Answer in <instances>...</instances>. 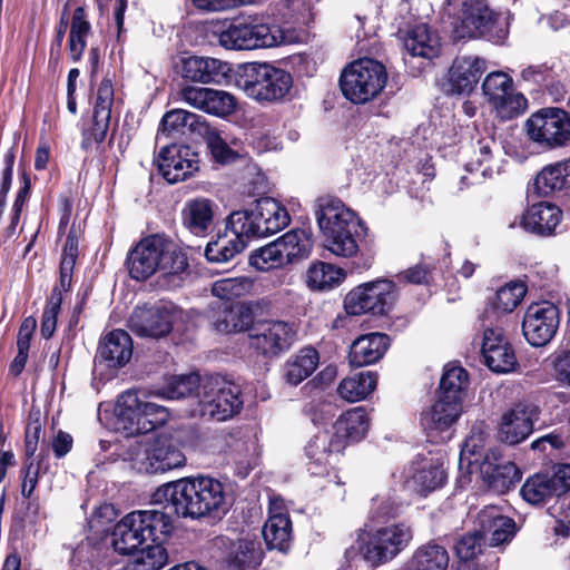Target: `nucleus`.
Here are the masks:
<instances>
[{
	"label": "nucleus",
	"mask_w": 570,
	"mask_h": 570,
	"mask_svg": "<svg viewBox=\"0 0 570 570\" xmlns=\"http://www.w3.org/2000/svg\"><path fill=\"white\" fill-rule=\"evenodd\" d=\"M537 406L518 404L502 416L500 436L509 444L524 441L533 430Z\"/></svg>",
	"instance_id": "obj_29"
},
{
	"label": "nucleus",
	"mask_w": 570,
	"mask_h": 570,
	"mask_svg": "<svg viewBox=\"0 0 570 570\" xmlns=\"http://www.w3.org/2000/svg\"><path fill=\"white\" fill-rule=\"evenodd\" d=\"M377 376L366 371L343 379L337 387L338 395L347 402H358L366 399L376 387Z\"/></svg>",
	"instance_id": "obj_43"
},
{
	"label": "nucleus",
	"mask_w": 570,
	"mask_h": 570,
	"mask_svg": "<svg viewBox=\"0 0 570 570\" xmlns=\"http://www.w3.org/2000/svg\"><path fill=\"white\" fill-rule=\"evenodd\" d=\"M227 233L216 240L207 244L205 257L212 263H226L243 252L247 246L248 238L226 227Z\"/></svg>",
	"instance_id": "obj_40"
},
{
	"label": "nucleus",
	"mask_w": 570,
	"mask_h": 570,
	"mask_svg": "<svg viewBox=\"0 0 570 570\" xmlns=\"http://www.w3.org/2000/svg\"><path fill=\"white\" fill-rule=\"evenodd\" d=\"M20 180H21L22 186L20 187V189L17 194L16 200L13 203V206H12V213H13L12 217H11V227L12 228H14L16 225L18 224L22 207L30 194L31 183H30V178L26 171L21 173Z\"/></svg>",
	"instance_id": "obj_64"
},
{
	"label": "nucleus",
	"mask_w": 570,
	"mask_h": 570,
	"mask_svg": "<svg viewBox=\"0 0 570 570\" xmlns=\"http://www.w3.org/2000/svg\"><path fill=\"white\" fill-rule=\"evenodd\" d=\"M115 412L118 429L126 436L151 432L169 419V412L165 406L148 401L146 394H138L131 390L118 396Z\"/></svg>",
	"instance_id": "obj_5"
},
{
	"label": "nucleus",
	"mask_w": 570,
	"mask_h": 570,
	"mask_svg": "<svg viewBox=\"0 0 570 570\" xmlns=\"http://www.w3.org/2000/svg\"><path fill=\"white\" fill-rule=\"evenodd\" d=\"M253 282L248 277H230L216 281L212 286L214 296L232 301L245 296L252 291Z\"/></svg>",
	"instance_id": "obj_58"
},
{
	"label": "nucleus",
	"mask_w": 570,
	"mask_h": 570,
	"mask_svg": "<svg viewBox=\"0 0 570 570\" xmlns=\"http://www.w3.org/2000/svg\"><path fill=\"white\" fill-rule=\"evenodd\" d=\"M179 97L191 108L218 117L232 115L237 107L235 96L207 87L185 86L180 89Z\"/></svg>",
	"instance_id": "obj_17"
},
{
	"label": "nucleus",
	"mask_w": 570,
	"mask_h": 570,
	"mask_svg": "<svg viewBox=\"0 0 570 570\" xmlns=\"http://www.w3.org/2000/svg\"><path fill=\"white\" fill-rule=\"evenodd\" d=\"M512 89V79L502 71L490 72L482 83L483 94L488 97L490 104L509 94Z\"/></svg>",
	"instance_id": "obj_60"
},
{
	"label": "nucleus",
	"mask_w": 570,
	"mask_h": 570,
	"mask_svg": "<svg viewBox=\"0 0 570 570\" xmlns=\"http://www.w3.org/2000/svg\"><path fill=\"white\" fill-rule=\"evenodd\" d=\"M296 332L284 321H261L248 333L250 348L265 357L277 356L287 351L295 341Z\"/></svg>",
	"instance_id": "obj_15"
},
{
	"label": "nucleus",
	"mask_w": 570,
	"mask_h": 570,
	"mask_svg": "<svg viewBox=\"0 0 570 570\" xmlns=\"http://www.w3.org/2000/svg\"><path fill=\"white\" fill-rule=\"evenodd\" d=\"M318 353L313 347H305L285 364V379L292 385H297L308 377L317 367Z\"/></svg>",
	"instance_id": "obj_48"
},
{
	"label": "nucleus",
	"mask_w": 570,
	"mask_h": 570,
	"mask_svg": "<svg viewBox=\"0 0 570 570\" xmlns=\"http://www.w3.org/2000/svg\"><path fill=\"white\" fill-rule=\"evenodd\" d=\"M315 218L323 236L342 227L361 222L352 209L340 198L334 196L317 198L315 204Z\"/></svg>",
	"instance_id": "obj_24"
},
{
	"label": "nucleus",
	"mask_w": 570,
	"mask_h": 570,
	"mask_svg": "<svg viewBox=\"0 0 570 570\" xmlns=\"http://www.w3.org/2000/svg\"><path fill=\"white\" fill-rule=\"evenodd\" d=\"M476 522L491 547L509 542L517 532L514 520L504 515L495 505L484 507L478 513Z\"/></svg>",
	"instance_id": "obj_26"
},
{
	"label": "nucleus",
	"mask_w": 570,
	"mask_h": 570,
	"mask_svg": "<svg viewBox=\"0 0 570 570\" xmlns=\"http://www.w3.org/2000/svg\"><path fill=\"white\" fill-rule=\"evenodd\" d=\"M414 538L413 527L406 522H394L371 531L361 552L366 562L379 567L392 561L407 549Z\"/></svg>",
	"instance_id": "obj_9"
},
{
	"label": "nucleus",
	"mask_w": 570,
	"mask_h": 570,
	"mask_svg": "<svg viewBox=\"0 0 570 570\" xmlns=\"http://www.w3.org/2000/svg\"><path fill=\"white\" fill-rule=\"evenodd\" d=\"M179 72L190 82L220 85L230 72V67L216 58L189 56L180 59Z\"/></svg>",
	"instance_id": "obj_23"
},
{
	"label": "nucleus",
	"mask_w": 570,
	"mask_h": 570,
	"mask_svg": "<svg viewBox=\"0 0 570 570\" xmlns=\"http://www.w3.org/2000/svg\"><path fill=\"white\" fill-rule=\"evenodd\" d=\"M386 80L387 72L384 65L371 58H362L343 70L340 85L348 100L354 104H365L383 90Z\"/></svg>",
	"instance_id": "obj_7"
},
{
	"label": "nucleus",
	"mask_w": 570,
	"mask_h": 570,
	"mask_svg": "<svg viewBox=\"0 0 570 570\" xmlns=\"http://www.w3.org/2000/svg\"><path fill=\"white\" fill-rule=\"evenodd\" d=\"M404 47L412 56L426 59L435 58L440 53L439 39L425 23L416 24L407 31Z\"/></svg>",
	"instance_id": "obj_42"
},
{
	"label": "nucleus",
	"mask_w": 570,
	"mask_h": 570,
	"mask_svg": "<svg viewBox=\"0 0 570 570\" xmlns=\"http://www.w3.org/2000/svg\"><path fill=\"white\" fill-rule=\"evenodd\" d=\"M60 305L61 293L58 288H53L51 297L46 305L41 317L40 332L43 338H50L53 335Z\"/></svg>",
	"instance_id": "obj_62"
},
{
	"label": "nucleus",
	"mask_w": 570,
	"mask_h": 570,
	"mask_svg": "<svg viewBox=\"0 0 570 570\" xmlns=\"http://www.w3.org/2000/svg\"><path fill=\"white\" fill-rule=\"evenodd\" d=\"M481 354L484 364L494 373H509L517 366L514 351L501 328H485Z\"/></svg>",
	"instance_id": "obj_22"
},
{
	"label": "nucleus",
	"mask_w": 570,
	"mask_h": 570,
	"mask_svg": "<svg viewBox=\"0 0 570 570\" xmlns=\"http://www.w3.org/2000/svg\"><path fill=\"white\" fill-rule=\"evenodd\" d=\"M570 478L569 469H561L550 475L538 473L530 476L521 488L522 498L531 504H543L554 495L562 493V481Z\"/></svg>",
	"instance_id": "obj_27"
},
{
	"label": "nucleus",
	"mask_w": 570,
	"mask_h": 570,
	"mask_svg": "<svg viewBox=\"0 0 570 570\" xmlns=\"http://www.w3.org/2000/svg\"><path fill=\"white\" fill-rule=\"evenodd\" d=\"M253 325L252 311L245 305L225 307L223 317L215 322L216 330L223 333L249 332Z\"/></svg>",
	"instance_id": "obj_53"
},
{
	"label": "nucleus",
	"mask_w": 570,
	"mask_h": 570,
	"mask_svg": "<svg viewBox=\"0 0 570 570\" xmlns=\"http://www.w3.org/2000/svg\"><path fill=\"white\" fill-rule=\"evenodd\" d=\"M289 215L285 207L271 197L256 202L253 210H236L227 218V228L239 235L265 237L275 234L289 224Z\"/></svg>",
	"instance_id": "obj_6"
},
{
	"label": "nucleus",
	"mask_w": 570,
	"mask_h": 570,
	"mask_svg": "<svg viewBox=\"0 0 570 570\" xmlns=\"http://www.w3.org/2000/svg\"><path fill=\"white\" fill-rule=\"evenodd\" d=\"M236 86L258 102L282 101L293 86L292 75L267 62L244 65L236 78Z\"/></svg>",
	"instance_id": "obj_4"
},
{
	"label": "nucleus",
	"mask_w": 570,
	"mask_h": 570,
	"mask_svg": "<svg viewBox=\"0 0 570 570\" xmlns=\"http://www.w3.org/2000/svg\"><path fill=\"white\" fill-rule=\"evenodd\" d=\"M345 272L325 262H314L306 272V283L309 288L324 291L337 286L344 278Z\"/></svg>",
	"instance_id": "obj_47"
},
{
	"label": "nucleus",
	"mask_w": 570,
	"mask_h": 570,
	"mask_svg": "<svg viewBox=\"0 0 570 570\" xmlns=\"http://www.w3.org/2000/svg\"><path fill=\"white\" fill-rule=\"evenodd\" d=\"M395 301V284L381 278L361 284L351 289L344 298V308L347 314L360 316L363 314L384 315Z\"/></svg>",
	"instance_id": "obj_12"
},
{
	"label": "nucleus",
	"mask_w": 570,
	"mask_h": 570,
	"mask_svg": "<svg viewBox=\"0 0 570 570\" xmlns=\"http://www.w3.org/2000/svg\"><path fill=\"white\" fill-rule=\"evenodd\" d=\"M482 480L490 490L503 494L520 481L521 474L517 465L511 461H501L494 454H488L480 465Z\"/></svg>",
	"instance_id": "obj_30"
},
{
	"label": "nucleus",
	"mask_w": 570,
	"mask_h": 570,
	"mask_svg": "<svg viewBox=\"0 0 570 570\" xmlns=\"http://www.w3.org/2000/svg\"><path fill=\"white\" fill-rule=\"evenodd\" d=\"M249 264L257 271L266 272L287 265L277 240L256 249L249 256Z\"/></svg>",
	"instance_id": "obj_57"
},
{
	"label": "nucleus",
	"mask_w": 570,
	"mask_h": 570,
	"mask_svg": "<svg viewBox=\"0 0 570 570\" xmlns=\"http://www.w3.org/2000/svg\"><path fill=\"white\" fill-rule=\"evenodd\" d=\"M561 210L553 204L540 202L529 207L521 217L520 225L530 233L549 236L561 219Z\"/></svg>",
	"instance_id": "obj_32"
},
{
	"label": "nucleus",
	"mask_w": 570,
	"mask_h": 570,
	"mask_svg": "<svg viewBox=\"0 0 570 570\" xmlns=\"http://www.w3.org/2000/svg\"><path fill=\"white\" fill-rule=\"evenodd\" d=\"M155 504L171 507L183 517L199 520L226 511L224 484L209 475L180 479L160 485L151 495Z\"/></svg>",
	"instance_id": "obj_1"
},
{
	"label": "nucleus",
	"mask_w": 570,
	"mask_h": 570,
	"mask_svg": "<svg viewBox=\"0 0 570 570\" xmlns=\"http://www.w3.org/2000/svg\"><path fill=\"white\" fill-rule=\"evenodd\" d=\"M203 124H207V121L199 115L185 109H173L164 115L159 134L167 136L184 135L186 130H189L199 135V128Z\"/></svg>",
	"instance_id": "obj_45"
},
{
	"label": "nucleus",
	"mask_w": 570,
	"mask_h": 570,
	"mask_svg": "<svg viewBox=\"0 0 570 570\" xmlns=\"http://www.w3.org/2000/svg\"><path fill=\"white\" fill-rule=\"evenodd\" d=\"M469 386V374L459 365L448 364L440 381L439 395L462 402Z\"/></svg>",
	"instance_id": "obj_49"
},
{
	"label": "nucleus",
	"mask_w": 570,
	"mask_h": 570,
	"mask_svg": "<svg viewBox=\"0 0 570 570\" xmlns=\"http://www.w3.org/2000/svg\"><path fill=\"white\" fill-rule=\"evenodd\" d=\"M370 420L364 407H354L343 413L333 425V434L343 441L344 449L348 442L362 440L368 430Z\"/></svg>",
	"instance_id": "obj_36"
},
{
	"label": "nucleus",
	"mask_w": 570,
	"mask_h": 570,
	"mask_svg": "<svg viewBox=\"0 0 570 570\" xmlns=\"http://www.w3.org/2000/svg\"><path fill=\"white\" fill-rule=\"evenodd\" d=\"M166 540H153L146 548L135 551L136 554L127 561L122 570H159L168 560L167 550L164 548Z\"/></svg>",
	"instance_id": "obj_44"
},
{
	"label": "nucleus",
	"mask_w": 570,
	"mask_h": 570,
	"mask_svg": "<svg viewBox=\"0 0 570 570\" xmlns=\"http://www.w3.org/2000/svg\"><path fill=\"white\" fill-rule=\"evenodd\" d=\"M450 556L435 540L419 546L405 564L406 570H448Z\"/></svg>",
	"instance_id": "obj_37"
},
{
	"label": "nucleus",
	"mask_w": 570,
	"mask_h": 570,
	"mask_svg": "<svg viewBox=\"0 0 570 570\" xmlns=\"http://www.w3.org/2000/svg\"><path fill=\"white\" fill-rule=\"evenodd\" d=\"M132 460L136 468L146 473H163L186 464L179 442L167 434L139 444Z\"/></svg>",
	"instance_id": "obj_13"
},
{
	"label": "nucleus",
	"mask_w": 570,
	"mask_h": 570,
	"mask_svg": "<svg viewBox=\"0 0 570 570\" xmlns=\"http://www.w3.org/2000/svg\"><path fill=\"white\" fill-rule=\"evenodd\" d=\"M157 166L168 183L176 184L186 180L198 170V158L187 146L170 145L160 149Z\"/></svg>",
	"instance_id": "obj_18"
},
{
	"label": "nucleus",
	"mask_w": 570,
	"mask_h": 570,
	"mask_svg": "<svg viewBox=\"0 0 570 570\" xmlns=\"http://www.w3.org/2000/svg\"><path fill=\"white\" fill-rule=\"evenodd\" d=\"M491 105L500 118L512 119L525 111L528 101L523 95L514 92L512 89Z\"/></svg>",
	"instance_id": "obj_59"
},
{
	"label": "nucleus",
	"mask_w": 570,
	"mask_h": 570,
	"mask_svg": "<svg viewBox=\"0 0 570 570\" xmlns=\"http://www.w3.org/2000/svg\"><path fill=\"white\" fill-rule=\"evenodd\" d=\"M283 31L277 26L256 20H236L218 35V42L229 50L269 48L282 43Z\"/></svg>",
	"instance_id": "obj_10"
},
{
	"label": "nucleus",
	"mask_w": 570,
	"mask_h": 570,
	"mask_svg": "<svg viewBox=\"0 0 570 570\" xmlns=\"http://www.w3.org/2000/svg\"><path fill=\"white\" fill-rule=\"evenodd\" d=\"M364 226L362 222L351 224L323 236V246L331 254L342 257H355L360 250V239Z\"/></svg>",
	"instance_id": "obj_33"
},
{
	"label": "nucleus",
	"mask_w": 570,
	"mask_h": 570,
	"mask_svg": "<svg viewBox=\"0 0 570 570\" xmlns=\"http://www.w3.org/2000/svg\"><path fill=\"white\" fill-rule=\"evenodd\" d=\"M174 529L170 517L157 510H138L126 514L112 531V546L121 554H130L153 540H167Z\"/></svg>",
	"instance_id": "obj_3"
},
{
	"label": "nucleus",
	"mask_w": 570,
	"mask_h": 570,
	"mask_svg": "<svg viewBox=\"0 0 570 570\" xmlns=\"http://www.w3.org/2000/svg\"><path fill=\"white\" fill-rule=\"evenodd\" d=\"M276 240L287 264L307 257L312 247L309 234L304 229H292Z\"/></svg>",
	"instance_id": "obj_50"
},
{
	"label": "nucleus",
	"mask_w": 570,
	"mask_h": 570,
	"mask_svg": "<svg viewBox=\"0 0 570 570\" xmlns=\"http://www.w3.org/2000/svg\"><path fill=\"white\" fill-rule=\"evenodd\" d=\"M173 320V312L164 305L138 306L128 320V327L138 336L157 338L170 333Z\"/></svg>",
	"instance_id": "obj_20"
},
{
	"label": "nucleus",
	"mask_w": 570,
	"mask_h": 570,
	"mask_svg": "<svg viewBox=\"0 0 570 570\" xmlns=\"http://www.w3.org/2000/svg\"><path fill=\"white\" fill-rule=\"evenodd\" d=\"M497 142L493 138H483L478 140L476 149L478 158L469 161L465 167L469 171H479L482 177H492L498 167H494L493 148H497Z\"/></svg>",
	"instance_id": "obj_56"
},
{
	"label": "nucleus",
	"mask_w": 570,
	"mask_h": 570,
	"mask_svg": "<svg viewBox=\"0 0 570 570\" xmlns=\"http://www.w3.org/2000/svg\"><path fill=\"white\" fill-rule=\"evenodd\" d=\"M525 294V284L520 281H512L497 291L491 305L498 312L511 313L522 302Z\"/></svg>",
	"instance_id": "obj_55"
},
{
	"label": "nucleus",
	"mask_w": 570,
	"mask_h": 570,
	"mask_svg": "<svg viewBox=\"0 0 570 570\" xmlns=\"http://www.w3.org/2000/svg\"><path fill=\"white\" fill-rule=\"evenodd\" d=\"M552 365L556 379L570 385V350L557 351L553 355Z\"/></svg>",
	"instance_id": "obj_63"
},
{
	"label": "nucleus",
	"mask_w": 570,
	"mask_h": 570,
	"mask_svg": "<svg viewBox=\"0 0 570 570\" xmlns=\"http://www.w3.org/2000/svg\"><path fill=\"white\" fill-rule=\"evenodd\" d=\"M203 381L204 377H200L197 373L175 375L156 395L169 400L197 397L198 392L203 390Z\"/></svg>",
	"instance_id": "obj_46"
},
{
	"label": "nucleus",
	"mask_w": 570,
	"mask_h": 570,
	"mask_svg": "<svg viewBox=\"0 0 570 570\" xmlns=\"http://www.w3.org/2000/svg\"><path fill=\"white\" fill-rule=\"evenodd\" d=\"M485 541L481 530L464 534L454 546L455 554L462 561L472 560L482 552Z\"/></svg>",
	"instance_id": "obj_61"
},
{
	"label": "nucleus",
	"mask_w": 570,
	"mask_h": 570,
	"mask_svg": "<svg viewBox=\"0 0 570 570\" xmlns=\"http://www.w3.org/2000/svg\"><path fill=\"white\" fill-rule=\"evenodd\" d=\"M262 532L268 549L283 552L288 550L292 540V522L286 513L278 511L275 503L269 508V518Z\"/></svg>",
	"instance_id": "obj_38"
},
{
	"label": "nucleus",
	"mask_w": 570,
	"mask_h": 570,
	"mask_svg": "<svg viewBox=\"0 0 570 570\" xmlns=\"http://www.w3.org/2000/svg\"><path fill=\"white\" fill-rule=\"evenodd\" d=\"M530 140L546 149L564 147L570 141V115L560 108H542L525 122Z\"/></svg>",
	"instance_id": "obj_11"
},
{
	"label": "nucleus",
	"mask_w": 570,
	"mask_h": 570,
	"mask_svg": "<svg viewBox=\"0 0 570 570\" xmlns=\"http://www.w3.org/2000/svg\"><path fill=\"white\" fill-rule=\"evenodd\" d=\"M343 451V441L333 433H317L305 446L308 470L312 474H321Z\"/></svg>",
	"instance_id": "obj_28"
},
{
	"label": "nucleus",
	"mask_w": 570,
	"mask_h": 570,
	"mask_svg": "<svg viewBox=\"0 0 570 570\" xmlns=\"http://www.w3.org/2000/svg\"><path fill=\"white\" fill-rule=\"evenodd\" d=\"M443 463L439 459L424 458L412 465L410 484L416 492L426 495L445 482Z\"/></svg>",
	"instance_id": "obj_34"
},
{
	"label": "nucleus",
	"mask_w": 570,
	"mask_h": 570,
	"mask_svg": "<svg viewBox=\"0 0 570 570\" xmlns=\"http://www.w3.org/2000/svg\"><path fill=\"white\" fill-rule=\"evenodd\" d=\"M214 544L222 550L229 570H253L259 566L264 554L261 542L247 537L233 541L222 535L215 538Z\"/></svg>",
	"instance_id": "obj_19"
},
{
	"label": "nucleus",
	"mask_w": 570,
	"mask_h": 570,
	"mask_svg": "<svg viewBox=\"0 0 570 570\" xmlns=\"http://www.w3.org/2000/svg\"><path fill=\"white\" fill-rule=\"evenodd\" d=\"M560 324L559 308L551 302L532 303L525 309L522 333L535 347L547 345L556 335Z\"/></svg>",
	"instance_id": "obj_16"
},
{
	"label": "nucleus",
	"mask_w": 570,
	"mask_h": 570,
	"mask_svg": "<svg viewBox=\"0 0 570 570\" xmlns=\"http://www.w3.org/2000/svg\"><path fill=\"white\" fill-rule=\"evenodd\" d=\"M114 105V87L109 79H104L97 90L92 121L82 132V148L89 149L94 144L105 140L110 126Z\"/></svg>",
	"instance_id": "obj_21"
},
{
	"label": "nucleus",
	"mask_w": 570,
	"mask_h": 570,
	"mask_svg": "<svg viewBox=\"0 0 570 570\" xmlns=\"http://www.w3.org/2000/svg\"><path fill=\"white\" fill-rule=\"evenodd\" d=\"M199 135L205 139L210 154L216 161L227 164L237 158L228 142L224 132L216 127L210 126L208 122L200 125Z\"/></svg>",
	"instance_id": "obj_52"
},
{
	"label": "nucleus",
	"mask_w": 570,
	"mask_h": 570,
	"mask_svg": "<svg viewBox=\"0 0 570 570\" xmlns=\"http://www.w3.org/2000/svg\"><path fill=\"white\" fill-rule=\"evenodd\" d=\"M462 413V402L439 395L430 411L422 415V425L428 431H444L456 422Z\"/></svg>",
	"instance_id": "obj_39"
},
{
	"label": "nucleus",
	"mask_w": 570,
	"mask_h": 570,
	"mask_svg": "<svg viewBox=\"0 0 570 570\" xmlns=\"http://www.w3.org/2000/svg\"><path fill=\"white\" fill-rule=\"evenodd\" d=\"M455 32L459 38L483 37L499 43L508 36V20L482 2H474L463 10Z\"/></svg>",
	"instance_id": "obj_14"
},
{
	"label": "nucleus",
	"mask_w": 570,
	"mask_h": 570,
	"mask_svg": "<svg viewBox=\"0 0 570 570\" xmlns=\"http://www.w3.org/2000/svg\"><path fill=\"white\" fill-rule=\"evenodd\" d=\"M90 23L87 20L85 9L78 7L73 11L70 35H69V51L73 61L80 60L86 48V38L90 32Z\"/></svg>",
	"instance_id": "obj_54"
},
{
	"label": "nucleus",
	"mask_w": 570,
	"mask_h": 570,
	"mask_svg": "<svg viewBox=\"0 0 570 570\" xmlns=\"http://www.w3.org/2000/svg\"><path fill=\"white\" fill-rule=\"evenodd\" d=\"M132 355V341L124 330H115L108 333L98 348V357L109 367L124 366Z\"/></svg>",
	"instance_id": "obj_35"
},
{
	"label": "nucleus",
	"mask_w": 570,
	"mask_h": 570,
	"mask_svg": "<svg viewBox=\"0 0 570 570\" xmlns=\"http://www.w3.org/2000/svg\"><path fill=\"white\" fill-rule=\"evenodd\" d=\"M188 259L183 249L169 237L154 234L142 238L128 257V269L131 278L145 281L156 272L163 276L187 274Z\"/></svg>",
	"instance_id": "obj_2"
},
{
	"label": "nucleus",
	"mask_w": 570,
	"mask_h": 570,
	"mask_svg": "<svg viewBox=\"0 0 570 570\" xmlns=\"http://www.w3.org/2000/svg\"><path fill=\"white\" fill-rule=\"evenodd\" d=\"M183 224L194 235H205L213 223V202L196 198L186 203L183 212Z\"/></svg>",
	"instance_id": "obj_41"
},
{
	"label": "nucleus",
	"mask_w": 570,
	"mask_h": 570,
	"mask_svg": "<svg viewBox=\"0 0 570 570\" xmlns=\"http://www.w3.org/2000/svg\"><path fill=\"white\" fill-rule=\"evenodd\" d=\"M197 400L199 414L216 421L232 419L244 404L240 386L219 375L204 377Z\"/></svg>",
	"instance_id": "obj_8"
},
{
	"label": "nucleus",
	"mask_w": 570,
	"mask_h": 570,
	"mask_svg": "<svg viewBox=\"0 0 570 570\" xmlns=\"http://www.w3.org/2000/svg\"><path fill=\"white\" fill-rule=\"evenodd\" d=\"M485 70V60L479 57L455 58L449 70V91L456 95H470Z\"/></svg>",
	"instance_id": "obj_25"
},
{
	"label": "nucleus",
	"mask_w": 570,
	"mask_h": 570,
	"mask_svg": "<svg viewBox=\"0 0 570 570\" xmlns=\"http://www.w3.org/2000/svg\"><path fill=\"white\" fill-rule=\"evenodd\" d=\"M535 184L544 193L570 187V158L544 167L537 176Z\"/></svg>",
	"instance_id": "obj_51"
},
{
	"label": "nucleus",
	"mask_w": 570,
	"mask_h": 570,
	"mask_svg": "<svg viewBox=\"0 0 570 570\" xmlns=\"http://www.w3.org/2000/svg\"><path fill=\"white\" fill-rule=\"evenodd\" d=\"M390 346L386 334L374 332L357 337L351 345L348 360L355 367L366 366L380 361Z\"/></svg>",
	"instance_id": "obj_31"
}]
</instances>
